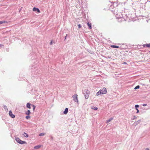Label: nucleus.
Returning <instances> with one entry per match:
<instances>
[{"label":"nucleus","mask_w":150,"mask_h":150,"mask_svg":"<svg viewBox=\"0 0 150 150\" xmlns=\"http://www.w3.org/2000/svg\"><path fill=\"white\" fill-rule=\"evenodd\" d=\"M112 47L114 48H118L119 47L117 46L114 45H112L111 46Z\"/></svg>","instance_id":"15"},{"label":"nucleus","mask_w":150,"mask_h":150,"mask_svg":"<svg viewBox=\"0 0 150 150\" xmlns=\"http://www.w3.org/2000/svg\"><path fill=\"white\" fill-rule=\"evenodd\" d=\"M4 45L2 44H0V47H4Z\"/></svg>","instance_id":"26"},{"label":"nucleus","mask_w":150,"mask_h":150,"mask_svg":"<svg viewBox=\"0 0 150 150\" xmlns=\"http://www.w3.org/2000/svg\"><path fill=\"white\" fill-rule=\"evenodd\" d=\"M16 142L21 144H26V142L25 141H24L21 140L19 139V138H16Z\"/></svg>","instance_id":"2"},{"label":"nucleus","mask_w":150,"mask_h":150,"mask_svg":"<svg viewBox=\"0 0 150 150\" xmlns=\"http://www.w3.org/2000/svg\"><path fill=\"white\" fill-rule=\"evenodd\" d=\"M139 88V86L138 85L135 87V88H134V89H138Z\"/></svg>","instance_id":"19"},{"label":"nucleus","mask_w":150,"mask_h":150,"mask_svg":"<svg viewBox=\"0 0 150 150\" xmlns=\"http://www.w3.org/2000/svg\"><path fill=\"white\" fill-rule=\"evenodd\" d=\"M87 24L90 29H91L92 28L91 23H90L89 22H88Z\"/></svg>","instance_id":"9"},{"label":"nucleus","mask_w":150,"mask_h":150,"mask_svg":"<svg viewBox=\"0 0 150 150\" xmlns=\"http://www.w3.org/2000/svg\"><path fill=\"white\" fill-rule=\"evenodd\" d=\"M52 40L51 41L50 43V45H52Z\"/></svg>","instance_id":"27"},{"label":"nucleus","mask_w":150,"mask_h":150,"mask_svg":"<svg viewBox=\"0 0 150 150\" xmlns=\"http://www.w3.org/2000/svg\"><path fill=\"white\" fill-rule=\"evenodd\" d=\"M107 93V90L105 88H103L101 89L100 90L96 93L97 96L100 95L106 94Z\"/></svg>","instance_id":"1"},{"label":"nucleus","mask_w":150,"mask_h":150,"mask_svg":"<svg viewBox=\"0 0 150 150\" xmlns=\"http://www.w3.org/2000/svg\"><path fill=\"white\" fill-rule=\"evenodd\" d=\"M8 22L6 21H0V24H4V23H7Z\"/></svg>","instance_id":"12"},{"label":"nucleus","mask_w":150,"mask_h":150,"mask_svg":"<svg viewBox=\"0 0 150 150\" xmlns=\"http://www.w3.org/2000/svg\"><path fill=\"white\" fill-rule=\"evenodd\" d=\"M113 119V118H110L109 120H107L106 121V123H108L109 122Z\"/></svg>","instance_id":"14"},{"label":"nucleus","mask_w":150,"mask_h":150,"mask_svg":"<svg viewBox=\"0 0 150 150\" xmlns=\"http://www.w3.org/2000/svg\"><path fill=\"white\" fill-rule=\"evenodd\" d=\"M67 36V34L66 35V36L65 37V40L66 39V38Z\"/></svg>","instance_id":"30"},{"label":"nucleus","mask_w":150,"mask_h":150,"mask_svg":"<svg viewBox=\"0 0 150 150\" xmlns=\"http://www.w3.org/2000/svg\"><path fill=\"white\" fill-rule=\"evenodd\" d=\"M149 52V53H150V51Z\"/></svg>","instance_id":"31"},{"label":"nucleus","mask_w":150,"mask_h":150,"mask_svg":"<svg viewBox=\"0 0 150 150\" xmlns=\"http://www.w3.org/2000/svg\"><path fill=\"white\" fill-rule=\"evenodd\" d=\"M91 108L92 109L95 110H97L98 109V108L96 107H91Z\"/></svg>","instance_id":"16"},{"label":"nucleus","mask_w":150,"mask_h":150,"mask_svg":"<svg viewBox=\"0 0 150 150\" xmlns=\"http://www.w3.org/2000/svg\"><path fill=\"white\" fill-rule=\"evenodd\" d=\"M136 110H137V113H138L139 112V110H138V109L137 108H136Z\"/></svg>","instance_id":"25"},{"label":"nucleus","mask_w":150,"mask_h":150,"mask_svg":"<svg viewBox=\"0 0 150 150\" xmlns=\"http://www.w3.org/2000/svg\"><path fill=\"white\" fill-rule=\"evenodd\" d=\"M75 100H76V101H77V103H78V100L77 99V97H76V99H75Z\"/></svg>","instance_id":"21"},{"label":"nucleus","mask_w":150,"mask_h":150,"mask_svg":"<svg viewBox=\"0 0 150 150\" xmlns=\"http://www.w3.org/2000/svg\"><path fill=\"white\" fill-rule=\"evenodd\" d=\"M143 46L144 47H147L148 48H150V43L149 44H145L143 45Z\"/></svg>","instance_id":"6"},{"label":"nucleus","mask_w":150,"mask_h":150,"mask_svg":"<svg viewBox=\"0 0 150 150\" xmlns=\"http://www.w3.org/2000/svg\"><path fill=\"white\" fill-rule=\"evenodd\" d=\"M135 107L136 109V108H137L139 107V105H135Z\"/></svg>","instance_id":"20"},{"label":"nucleus","mask_w":150,"mask_h":150,"mask_svg":"<svg viewBox=\"0 0 150 150\" xmlns=\"http://www.w3.org/2000/svg\"><path fill=\"white\" fill-rule=\"evenodd\" d=\"M30 104L29 103H27L26 106L27 108L30 109Z\"/></svg>","instance_id":"13"},{"label":"nucleus","mask_w":150,"mask_h":150,"mask_svg":"<svg viewBox=\"0 0 150 150\" xmlns=\"http://www.w3.org/2000/svg\"><path fill=\"white\" fill-rule=\"evenodd\" d=\"M30 116L29 115H27L25 117L27 119H30Z\"/></svg>","instance_id":"17"},{"label":"nucleus","mask_w":150,"mask_h":150,"mask_svg":"<svg viewBox=\"0 0 150 150\" xmlns=\"http://www.w3.org/2000/svg\"><path fill=\"white\" fill-rule=\"evenodd\" d=\"M23 135L24 137H28V134L25 132H24V133L23 134Z\"/></svg>","instance_id":"10"},{"label":"nucleus","mask_w":150,"mask_h":150,"mask_svg":"<svg viewBox=\"0 0 150 150\" xmlns=\"http://www.w3.org/2000/svg\"><path fill=\"white\" fill-rule=\"evenodd\" d=\"M45 134L43 133H41L39 135V136H44V135Z\"/></svg>","instance_id":"18"},{"label":"nucleus","mask_w":150,"mask_h":150,"mask_svg":"<svg viewBox=\"0 0 150 150\" xmlns=\"http://www.w3.org/2000/svg\"><path fill=\"white\" fill-rule=\"evenodd\" d=\"M33 11L38 13H40V10L38 8H36L35 7L33 8Z\"/></svg>","instance_id":"3"},{"label":"nucleus","mask_w":150,"mask_h":150,"mask_svg":"<svg viewBox=\"0 0 150 150\" xmlns=\"http://www.w3.org/2000/svg\"><path fill=\"white\" fill-rule=\"evenodd\" d=\"M9 114L10 116L12 118H13L15 117V115L12 113V112L11 111H9Z\"/></svg>","instance_id":"4"},{"label":"nucleus","mask_w":150,"mask_h":150,"mask_svg":"<svg viewBox=\"0 0 150 150\" xmlns=\"http://www.w3.org/2000/svg\"><path fill=\"white\" fill-rule=\"evenodd\" d=\"M78 26L79 28H80L81 27V25L80 24L78 25Z\"/></svg>","instance_id":"24"},{"label":"nucleus","mask_w":150,"mask_h":150,"mask_svg":"<svg viewBox=\"0 0 150 150\" xmlns=\"http://www.w3.org/2000/svg\"><path fill=\"white\" fill-rule=\"evenodd\" d=\"M147 104H144L143 105V106H147Z\"/></svg>","instance_id":"28"},{"label":"nucleus","mask_w":150,"mask_h":150,"mask_svg":"<svg viewBox=\"0 0 150 150\" xmlns=\"http://www.w3.org/2000/svg\"><path fill=\"white\" fill-rule=\"evenodd\" d=\"M88 95H87V96H85V98L86 99H87L88 98Z\"/></svg>","instance_id":"22"},{"label":"nucleus","mask_w":150,"mask_h":150,"mask_svg":"<svg viewBox=\"0 0 150 150\" xmlns=\"http://www.w3.org/2000/svg\"><path fill=\"white\" fill-rule=\"evenodd\" d=\"M145 150H149L148 148H146L145 149Z\"/></svg>","instance_id":"29"},{"label":"nucleus","mask_w":150,"mask_h":150,"mask_svg":"<svg viewBox=\"0 0 150 150\" xmlns=\"http://www.w3.org/2000/svg\"><path fill=\"white\" fill-rule=\"evenodd\" d=\"M41 147L40 145H38L34 146V148L35 149H38Z\"/></svg>","instance_id":"11"},{"label":"nucleus","mask_w":150,"mask_h":150,"mask_svg":"<svg viewBox=\"0 0 150 150\" xmlns=\"http://www.w3.org/2000/svg\"><path fill=\"white\" fill-rule=\"evenodd\" d=\"M68 108H66L65 109V110L64 112V114H66L68 112Z\"/></svg>","instance_id":"7"},{"label":"nucleus","mask_w":150,"mask_h":150,"mask_svg":"<svg viewBox=\"0 0 150 150\" xmlns=\"http://www.w3.org/2000/svg\"><path fill=\"white\" fill-rule=\"evenodd\" d=\"M84 93L86 95H88L90 93V91L88 90H86L85 91H84Z\"/></svg>","instance_id":"5"},{"label":"nucleus","mask_w":150,"mask_h":150,"mask_svg":"<svg viewBox=\"0 0 150 150\" xmlns=\"http://www.w3.org/2000/svg\"><path fill=\"white\" fill-rule=\"evenodd\" d=\"M33 110H34L35 109V105H33Z\"/></svg>","instance_id":"23"},{"label":"nucleus","mask_w":150,"mask_h":150,"mask_svg":"<svg viewBox=\"0 0 150 150\" xmlns=\"http://www.w3.org/2000/svg\"><path fill=\"white\" fill-rule=\"evenodd\" d=\"M25 113L26 115H29L30 113V110H28V111L25 112Z\"/></svg>","instance_id":"8"}]
</instances>
